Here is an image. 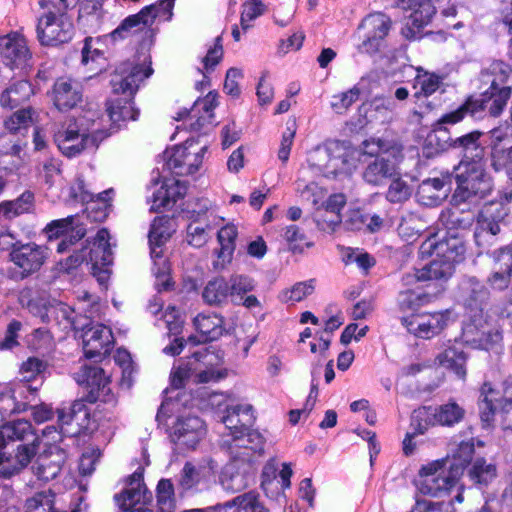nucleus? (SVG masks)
I'll return each instance as SVG.
<instances>
[{"instance_id":"f257e3e1","label":"nucleus","mask_w":512,"mask_h":512,"mask_svg":"<svg viewBox=\"0 0 512 512\" xmlns=\"http://www.w3.org/2000/svg\"><path fill=\"white\" fill-rule=\"evenodd\" d=\"M151 64V57L147 56L143 63L125 61L116 67L110 80L112 96L105 103L110 130L118 131L129 121L139 118L140 111L135 107L134 98L140 84L153 74Z\"/></svg>"},{"instance_id":"f03ea898","label":"nucleus","mask_w":512,"mask_h":512,"mask_svg":"<svg viewBox=\"0 0 512 512\" xmlns=\"http://www.w3.org/2000/svg\"><path fill=\"white\" fill-rule=\"evenodd\" d=\"M223 423L230 430V440L224 442L233 461L251 462L255 454L264 453L265 438L258 431L251 429L255 422L252 406L228 407Z\"/></svg>"},{"instance_id":"7ed1b4c3","label":"nucleus","mask_w":512,"mask_h":512,"mask_svg":"<svg viewBox=\"0 0 512 512\" xmlns=\"http://www.w3.org/2000/svg\"><path fill=\"white\" fill-rule=\"evenodd\" d=\"M77 382L84 388L85 394L80 398L87 403L97 404L94 416L99 421H110L118 404V398L111 388V379L101 367L84 365L77 373Z\"/></svg>"},{"instance_id":"20e7f679","label":"nucleus","mask_w":512,"mask_h":512,"mask_svg":"<svg viewBox=\"0 0 512 512\" xmlns=\"http://www.w3.org/2000/svg\"><path fill=\"white\" fill-rule=\"evenodd\" d=\"M479 95H469L455 110L450 111L448 121L464 120L466 117L482 119L485 115L499 117L512 95L511 86L481 85Z\"/></svg>"},{"instance_id":"39448f33","label":"nucleus","mask_w":512,"mask_h":512,"mask_svg":"<svg viewBox=\"0 0 512 512\" xmlns=\"http://www.w3.org/2000/svg\"><path fill=\"white\" fill-rule=\"evenodd\" d=\"M455 171L456 189L452 200L456 204L484 199L493 191V178L487 172L484 160L460 161Z\"/></svg>"},{"instance_id":"423d86ee","label":"nucleus","mask_w":512,"mask_h":512,"mask_svg":"<svg viewBox=\"0 0 512 512\" xmlns=\"http://www.w3.org/2000/svg\"><path fill=\"white\" fill-rule=\"evenodd\" d=\"M49 256L50 249L44 244L21 240L11 243L7 249V279L21 282L31 278L42 270Z\"/></svg>"},{"instance_id":"0eeeda50","label":"nucleus","mask_w":512,"mask_h":512,"mask_svg":"<svg viewBox=\"0 0 512 512\" xmlns=\"http://www.w3.org/2000/svg\"><path fill=\"white\" fill-rule=\"evenodd\" d=\"M39 5L49 11L43 14L36 25L37 39L43 46H58L69 42L74 33L71 21L63 14L70 6L69 0H39Z\"/></svg>"},{"instance_id":"6e6552de","label":"nucleus","mask_w":512,"mask_h":512,"mask_svg":"<svg viewBox=\"0 0 512 512\" xmlns=\"http://www.w3.org/2000/svg\"><path fill=\"white\" fill-rule=\"evenodd\" d=\"M450 227L445 236L438 240L435 235L428 237L420 246V253L430 257L435 255L443 257L449 262L459 264L466 258L467 245L462 234L457 230H464L471 226L472 219H460L454 214L450 216Z\"/></svg>"},{"instance_id":"1a4fd4ad","label":"nucleus","mask_w":512,"mask_h":512,"mask_svg":"<svg viewBox=\"0 0 512 512\" xmlns=\"http://www.w3.org/2000/svg\"><path fill=\"white\" fill-rule=\"evenodd\" d=\"M419 477V492L430 497L446 495L460 480V477L447 467L445 459L423 465L419 470Z\"/></svg>"},{"instance_id":"9d476101","label":"nucleus","mask_w":512,"mask_h":512,"mask_svg":"<svg viewBox=\"0 0 512 512\" xmlns=\"http://www.w3.org/2000/svg\"><path fill=\"white\" fill-rule=\"evenodd\" d=\"M392 19L383 12L366 15L358 29L364 31L359 50L369 55H376L387 49V37L392 29Z\"/></svg>"},{"instance_id":"9b49d317","label":"nucleus","mask_w":512,"mask_h":512,"mask_svg":"<svg viewBox=\"0 0 512 512\" xmlns=\"http://www.w3.org/2000/svg\"><path fill=\"white\" fill-rule=\"evenodd\" d=\"M31 58L27 41L20 32L11 31L0 36V60L10 70H18L20 76H26Z\"/></svg>"},{"instance_id":"f8f14e48","label":"nucleus","mask_w":512,"mask_h":512,"mask_svg":"<svg viewBox=\"0 0 512 512\" xmlns=\"http://www.w3.org/2000/svg\"><path fill=\"white\" fill-rule=\"evenodd\" d=\"M83 351L86 359L101 362L108 357L115 344L112 329L101 323L89 322L82 328Z\"/></svg>"},{"instance_id":"ddd939ff","label":"nucleus","mask_w":512,"mask_h":512,"mask_svg":"<svg viewBox=\"0 0 512 512\" xmlns=\"http://www.w3.org/2000/svg\"><path fill=\"white\" fill-rule=\"evenodd\" d=\"M450 311L415 312L401 318L402 325L409 333L423 339H430L438 335L449 320Z\"/></svg>"},{"instance_id":"4468645a","label":"nucleus","mask_w":512,"mask_h":512,"mask_svg":"<svg viewBox=\"0 0 512 512\" xmlns=\"http://www.w3.org/2000/svg\"><path fill=\"white\" fill-rule=\"evenodd\" d=\"M86 403L87 402L82 399H76L69 408L57 410L58 423L61 430L64 429V426L75 425L73 429L67 430L64 433H68L72 436L86 435L98 428L97 420L95 419L96 416L91 414ZM97 418L99 419V416H97Z\"/></svg>"},{"instance_id":"2eb2a0df","label":"nucleus","mask_w":512,"mask_h":512,"mask_svg":"<svg viewBox=\"0 0 512 512\" xmlns=\"http://www.w3.org/2000/svg\"><path fill=\"white\" fill-rule=\"evenodd\" d=\"M194 139H187L183 144L176 145L167 159V166L176 176H188L196 173L203 162L207 146L199 151H191Z\"/></svg>"},{"instance_id":"dca6fc26","label":"nucleus","mask_w":512,"mask_h":512,"mask_svg":"<svg viewBox=\"0 0 512 512\" xmlns=\"http://www.w3.org/2000/svg\"><path fill=\"white\" fill-rule=\"evenodd\" d=\"M53 106L61 113L69 112L83 101L82 85L71 78L59 77L48 93Z\"/></svg>"},{"instance_id":"f3484780","label":"nucleus","mask_w":512,"mask_h":512,"mask_svg":"<svg viewBox=\"0 0 512 512\" xmlns=\"http://www.w3.org/2000/svg\"><path fill=\"white\" fill-rule=\"evenodd\" d=\"M74 221L75 216L70 215L65 218L52 220L43 229L49 241L63 237L57 245L58 253H64L70 246L85 237L86 228L84 225H74Z\"/></svg>"},{"instance_id":"a211bd4d","label":"nucleus","mask_w":512,"mask_h":512,"mask_svg":"<svg viewBox=\"0 0 512 512\" xmlns=\"http://www.w3.org/2000/svg\"><path fill=\"white\" fill-rule=\"evenodd\" d=\"M206 433L205 423L198 416L179 417L170 433L171 441L186 449H195Z\"/></svg>"},{"instance_id":"6ab92c4d","label":"nucleus","mask_w":512,"mask_h":512,"mask_svg":"<svg viewBox=\"0 0 512 512\" xmlns=\"http://www.w3.org/2000/svg\"><path fill=\"white\" fill-rule=\"evenodd\" d=\"M512 193L505 194V200H491L485 202L477 215V225L481 231H486L492 236L500 233V224L505 222L510 209L508 204Z\"/></svg>"},{"instance_id":"aec40b11","label":"nucleus","mask_w":512,"mask_h":512,"mask_svg":"<svg viewBox=\"0 0 512 512\" xmlns=\"http://www.w3.org/2000/svg\"><path fill=\"white\" fill-rule=\"evenodd\" d=\"M467 294L464 298V308L468 316H489L492 309L491 293L488 287L476 277L466 280Z\"/></svg>"},{"instance_id":"412c9836","label":"nucleus","mask_w":512,"mask_h":512,"mask_svg":"<svg viewBox=\"0 0 512 512\" xmlns=\"http://www.w3.org/2000/svg\"><path fill=\"white\" fill-rule=\"evenodd\" d=\"M66 461V451L53 446L38 455L32 467L33 472L39 480L49 482L60 474Z\"/></svg>"},{"instance_id":"4be33fe9","label":"nucleus","mask_w":512,"mask_h":512,"mask_svg":"<svg viewBox=\"0 0 512 512\" xmlns=\"http://www.w3.org/2000/svg\"><path fill=\"white\" fill-rule=\"evenodd\" d=\"M448 115L449 112L443 114L432 124V129L424 140L423 152L426 157L430 158L450 151L451 135L445 125H455L463 120L448 121L446 119Z\"/></svg>"},{"instance_id":"5701e85b","label":"nucleus","mask_w":512,"mask_h":512,"mask_svg":"<svg viewBox=\"0 0 512 512\" xmlns=\"http://www.w3.org/2000/svg\"><path fill=\"white\" fill-rule=\"evenodd\" d=\"M87 262L91 263L93 274L97 271L107 273L113 263V252L110 245V233L107 228L97 231L92 246L87 252Z\"/></svg>"},{"instance_id":"b1692460","label":"nucleus","mask_w":512,"mask_h":512,"mask_svg":"<svg viewBox=\"0 0 512 512\" xmlns=\"http://www.w3.org/2000/svg\"><path fill=\"white\" fill-rule=\"evenodd\" d=\"M151 7H143L138 13L124 18L120 24L108 34L112 42L123 41L141 32L152 36V24L147 19Z\"/></svg>"},{"instance_id":"393cba45","label":"nucleus","mask_w":512,"mask_h":512,"mask_svg":"<svg viewBox=\"0 0 512 512\" xmlns=\"http://www.w3.org/2000/svg\"><path fill=\"white\" fill-rule=\"evenodd\" d=\"M484 133L480 130H473L458 137L450 139V150L456 151L461 156L460 161L466 162L484 160V148L480 143V138Z\"/></svg>"},{"instance_id":"a878e982","label":"nucleus","mask_w":512,"mask_h":512,"mask_svg":"<svg viewBox=\"0 0 512 512\" xmlns=\"http://www.w3.org/2000/svg\"><path fill=\"white\" fill-rule=\"evenodd\" d=\"M424 411L432 412V419L439 427L453 428L466 418V410L455 399L438 406H424Z\"/></svg>"},{"instance_id":"bb28decb","label":"nucleus","mask_w":512,"mask_h":512,"mask_svg":"<svg viewBox=\"0 0 512 512\" xmlns=\"http://www.w3.org/2000/svg\"><path fill=\"white\" fill-rule=\"evenodd\" d=\"M436 360L441 367L455 374L458 379H466L468 354L460 346L448 345L437 355Z\"/></svg>"},{"instance_id":"cd10ccee","label":"nucleus","mask_w":512,"mask_h":512,"mask_svg":"<svg viewBox=\"0 0 512 512\" xmlns=\"http://www.w3.org/2000/svg\"><path fill=\"white\" fill-rule=\"evenodd\" d=\"M34 94L31 82L27 79H20L2 91L0 104L3 108L13 110L26 103Z\"/></svg>"},{"instance_id":"c85d7f7f","label":"nucleus","mask_w":512,"mask_h":512,"mask_svg":"<svg viewBox=\"0 0 512 512\" xmlns=\"http://www.w3.org/2000/svg\"><path fill=\"white\" fill-rule=\"evenodd\" d=\"M83 140V131L71 127L58 131L54 136L59 151L67 158L77 157L87 149Z\"/></svg>"},{"instance_id":"c756f323","label":"nucleus","mask_w":512,"mask_h":512,"mask_svg":"<svg viewBox=\"0 0 512 512\" xmlns=\"http://www.w3.org/2000/svg\"><path fill=\"white\" fill-rule=\"evenodd\" d=\"M39 436L27 420H17L0 426V443L7 447L9 443L36 441Z\"/></svg>"},{"instance_id":"7c9ffc66","label":"nucleus","mask_w":512,"mask_h":512,"mask_svg":"<svg viewBox=\"0 0 512 512\" xmlns=\"http://www.w3.org/2000/svg\"><path fill=\"white\" fill-rule=\"evenodd\" d=\"M456 264L443 257H437L421 269H415L414 278L418 282L449 280L455 272Z\"/></svg>"},{"instance_id":"2f4dec72","label":"nucleus","mask_w":512,"mask_h":512,"mask_svg":"<svg viewBox=\"0 0 512 512\" xmlns=\"http://www.w3.org/2000/svg\"><path fill=\"white\" fill-rule=\"evenodd\" d=\"M213 512H269V510L261 503L257 492L249 491L224 504H218L213 508Z\"/></svg>"},{"instance_id":"473e14b6","label":"nucleus","mask_w":512,"mask_h":512,"mask_svg":"<svg viewBox=\"0 0 512 512\" xmlns=\"http://www.w3.org/2000/svg\"><path fill=\"white\" fill-rule=\"evenodd\" d=\"M451 184V175L443 178H428L423 180L416 191L418 202L425 206H438L442 201V190L445 185Z\"/></svg>"},{"instance_id":"72a5a7b5","label":"nucleus","mask_w":512,"mask_h":512,"mask_svg":"<svg viewBox=\"0 0 512 512\" xmlns=\"http://www.w3.org/2000/svg\"><path fill=\"white\" fill-rule=\"evenodd\" d=\"M224 317L218 314H198L194 318V326L197 332L203 335L204 342L218 340L224 333Z\"/></svg>"},{"instance_id":"f704fd0d","label":"nucleus","mask_w":512,"mask_h":512,"mask_svg":"<svg viewBox=\"0 0 512 512\" xmlns=\"http://www.w3.org/2000/svg\"><path fill=\"white\" fill-rule=\"evenodd\" d=\"M468 478L478 489H485L497 477V466L487 463L484 457L476 458L468 469Z\"/></svg>"},{"instance_id":"c9c22d12","label":"nucleus","mask_w":512,"mask_h":512,"mask_svg":"<svg viewBox=\"0 0 512 512\" xmlns=\"http://www.w3.org/2000/svg\"><path fill=\"white\" fill-rule=\"evenodd\" d=\"M475 453V445L473 439L461 441L454 449L452 456L444 458L447 461V467L451 469L460 478L465 468L472 464Z\"/></svg>"},{"instance_id":"e433bc0d","label":"nucleus","mask_w":512,"mask_h":512,"mask_svg":"<svg viewBox=\"0 0 512 512\" xmlns=\"http://www.w3.org/2000/svg\"><path fill=\"white\" fill-rule=\"evenodd\" d=\"M172 221V217L168 215L156 216L153 219L148 233L152 253L155 252L156 248L162 247L171 238L175 231L172 227Z\"/></svg>"},{"instance_id":"4c0bfd02","label":"nucleus","mask_w":512,"mask_h":512,"mask_svg":"<svg viewBox=\"0 0 512 512\" xmlns=\"http://www.w3.org/2000/svg\"><path fill=\"white\" fill-rule=\"evenodd\" d=\"M395 173V165L384 157L375 158L363 171V179L366 183L379 186Z\"/></svg>"},{"instance_id":"58836bf2","label":"nucleus","mask_w":512,"mask_h":512,"mask_svg":"<svg viewBox=\"0 0 512 512\" xmlns=\"http://www.w3.org/2000/svg\"><path fill=\"white\" fill-rule=\"evenodd\" d=\"M496 391L490 382H484L480 388V396L477 403L482 428H491L495 421L497 408L491 398Z\"/></svg>"},{"instance_id":"ea45409f","label":"nucleus","mask_w":512,"mask_h":512,"mask_svg":"<svg viewBox=\"0 0 512 512\" xmlns=\"http://www.w3.org/2000/svg\"><path fill=\"white\" fill-rule=\"evenodd\" d=\"M512 68L503 60H493L486 68L481 70V85L509 86L508 79Z\"/></svg>"},{"instance_id":"a19ab883","label":"nucleus","mask_w":512,"mask_h":512,"mask_svg":"<svg viewBox=\"0 0 512 512\" xmlns=\"http://www.w3.org/2000/svg\"><path fill=\"white\" fill-rule=\"evenodd\" d=\"M78 190L80 191V194L73 191L71 192V196L75 200L88 203V206L86 207L87 217L93 222L100 223L105 221L111 211V209L108 208V205L104 204V202L94 200V195L84 190L83 181L79 182Z\"/></svg>"},{"instance_id":"79ce46f5","label":"nucleus","mask_w":512,"mask_h":512,"mask_svg":"<svg viewBox=\"0 0 512 512\" xmlns=\"http://www.w3.org/2000/svg\"><path fill=\"white\" fill-rule=\"evenodd\" d=\"M187 193L186 182L180 180H174L171 185H162L153 195L155 205L159 208H166L170 205L176 204V202Z\"/></svg>"},{"instance_id":"37998d69","label":"nucleus","mask_w":512,"mask_h":512,"mask_svg":"<svg viewBox=\"0 0 512 512\" xmlns=\"http://www.w3.org/2000/svg\"><path fill=\"white\" fill-rule=\"evenodd\" d=\"M237 236V227L233 224H227L218 231L217 240L220 244V248L216 253L222 266L231 261L236 248Z\"/></svg>"},{"instance_id":"c03bdc74","label":"nucleus","mask_w":512,"mask_h":512,"mask_svg":"<svg viewBox=\"0 0 512 512\" xmlns=\"http://www.w3.org/2000/svg\"><path fill=\"white\" fill-rule=\"evenodd\" d=\"M229 297L228 282L223 277L208 281L202 291L204 302L210 306H222L228 302Z\"/></svg>"},{"instance_id":"a18cd8bd","label":"nucleus","mask_w":512,"mask_h":512,"mask_svg":"<svg viewBox=\"0 0 512 512\" xmlns=\"http://www.w3.org/2000/svg\"><path fill=\"white\" fill-rule=\"evenodd\" d=\"M489 321V316H468V321L462 328V337L465 342L476 349L483 344V332Z\"/></svg>"},{"instance_id":"49530a36","label":"nucleus","mask_w":512,"mask_h":512,"mask_svg":"<svg viewBox=\"0 0 512 512\" xmlns=\"http://www.w3.org/2000/svg\"><path fill=\"white\" fill-rule=\"evenodd\" d=\"M3 202L7 220H12L23 214L33 213L35 210V194L31 190H25L14 200Z\"/></svg>"},{"instance_id":"de8ad7c7","label":"nucleus","mask_w":512,"mask_h":512,"mask_svg":"<svg viewBox=\"0 0 512 512\" xmlns=\"http://www.w3.org/2000/svg\"><path fill=\"white\" fill-rule=\"evenodd\" d=\"M92 41L93 38L90 36L84 39L81 51V64L88 66L89 71L94 74H98L105 69L106 58L103 51L92 49Z\"/></svg>"},{"instance_id":"09e8293b","label":"nucleus","mask_w":512,"mask_h":512,"mask_svg":"<svg viewBox=\"0 0 512 512\" xmlns=\"http://www.w3.org/2000/svg\"><path fill=\"white\" fill-rule=\"evenodd\" d=\"M156 502L158 512H175V489L170 479L162 478L156 486Z\"/></svg>"},{"instance_id":"8fccbe9b","label":"nucleus","mask_w":512,"mask_h":512,"mask_svg":"<svg viewBox=\"0 0 512 512\" xmlns=\"http://www.w3.org/2000/svg\"><path fill=\"white\" fill-rule=\"evenodd\" d=\"M491 167L495 172H505L512 182V146L503 148L499 144L491 146L490 152Z\"/></svg>"},{"instance_id":"3c124183","label":"nucleus","mask_w":512,"mask_h":512,"mask_svg":"<svg viewBox=\"0 0 512 512\" xmlns=\"http://www.w3.org/2000/svg\"><path fill=\"white\" fill-rule=\"evenodd\" d=\"M114 501L122 512H148L149 510L140 505V489L126 488L114 495Z\"/></svg>"},{"instance_id":"603ef678","label":"nucleus","mask_w":512,"mask_h":512,"mask_svg":"<svg viewBox=\"0 0 512 512\" xmlns=\"http://www.w3.org/2000/svg\"><path fill=\"white\" fill-rule=\"evenodd\" d=\"M14 398L18 402V413L26 412L31 409L37 401L38 388L31 384L21 381L11 390Z\"/></svg>"},{"instance_id":"864d4df0","label":"nucleus","mask_w":512,"mask_h":512,"mask_svg":"<svg viewBox=\"0 0 512 512\" xmlns=\"http://www.w3.org/2000/svg\"><path fill=\"white\" fill-rule=\"evenodd\" d=\"M360 95L361 89L354 85L347 91L334 94L331 98L330 107L337 114H345L359 100Z\"/></svg>"},{"instance_id":"5fc2aeb1","label":"nucleus","mask_w":512,"mask_h":512,"mask_svg":"<svg viewBox=\"0 0 512 512\" xmlns=\"http://www.w3.org/2000/svg\"><path fill=\"white\" fill-rule=\"evenodd\" d=\"M433 295L428 293L416 294L411 290L401 292L398 306L400 311H415L419 312V309L432 302Z\"/></svg>"},{"instance_id":"6e6d98bb","label":"nucleus","mask_w":512,"mask_h":512,"mask_svg":"<svg viewBox=\"0 0 512 512\" xmlns=\"http://www.w3.org/2000/svg\"><path fill=\"white\" fill-rule=\"evenodd\" d=\"M33 113L34 110L30 106L17 110L4 121L5 129L12 134L27 129L32 122Z\"/></svg>"},{"instance_id":"4d7b16f0","label":"nucleus","mask_w":512,"mask_h":512,"mask_svg":"<svg viewBox=\"0 0 512 512\" xmlns=\"http://www.w3.org/2000/svg\"><path fill=\"white\" fill-rule=\"evenodd\" d=\"M441 78L435 73L425 72L423 75L415 77L414 88L419 85V90L413 94V97L420 99L422 97H429L434 94L440 87Z\"/></svg>"},{"instance_id":"13d9d810","label":"nucleus","mask_w":512,"mask_h":512,"mask_svg":"<svg viewBox=\"0 0 512 512\" xmlns=\"http://www.w3.org/2000/svg\"><path fill=\"white\" fill-rule=\"evenodd\" d=\"M284 238L293 253H302L305 248L313 245L308 241L305 233L297 225H289L285 228Z\"/></svg>"},{"instance_id":"bf43d9fd","label":"nucleus","mask_w":512,"mask_h":512,"mask_svg":"<svg viewBox=\"0 0 512 512\" xmlns=\"http://www.w3.org/2000/svg\"><path fill=\"white\" fill-rule=\"evenodd\" d=\"M227 282L232 302L251 292L255 287L253 279L246 275H232Z\"/></svg>"},{"instance_id":"052dcab7","label":"nucleus","mask_w":512,"mask_h":512,"mask_svg":"<svg viewBox=\"0 0 512 512\" xmlns=\"http://www.w3.org/2000/svg\"><path fill=\"white\" fill-rule=\"evenodd\" d=\"M412 189L406 181L397 177L392 180L386 192V199L390 203H403L410 198Z\"/></svg>"},{"instance_id":"680f3d73","label":"nucleus","mask_w":512,"mask_h":512,"mask_svg":"<svg viewBox=\"0 0 512 512\" xmlns=\"http://www.w3.org/2000/svg\"><path fill=\"white\" fill-rule=\"evenodd\" d=\"M40 445V438H37L36 441H26L25 443H20L15 450V459L17 468H19V472L28 466L31 462L32 458L36 455L37 450Z\"/></svg>"},{"instance_id":"e2e57ef3","label":"nucleus","mask_w":512,"mask_h":512,"mask_svg":"<svg viewBox=\"0 0 512 512\" xmlns=\"http://www.w3.org/2000/svg\"><path fill=\"white\" fill-rule=\"evenodd\" d=\"M87 261V248L74 251L67 258L59 261V271L67 275H75L81 265Z\"/></svg>"},{"instance_id":"0e129e2a","label":"nucleus","mask_w":512,"mask_h":512,"mask_svg":"<svg viewBox=\"0 0 512 512\" xmlns=\"http://www.w3.org/2000/svg\"><path fill=\"white\" fill-rule=\"evenodd\" d=\"M296 130V121L294 119L288 120L286 123V129L282 134L281 143L278 150V158L284 164L289 160L291 148L296 135Z\"/></svg>"},{"instance_id":"69168bd1","label":"nucleus","mask_w":512,"mask_h":512,"mask_svg":"<svg viewBox=\"0 0 512 512\" xmlns=\"http://www.w3.org/2000/svg\"><path fill=\"white\" fill-rule=\"evenodd\" d=\"M483 334L480 350L492 351L502 347L503 331L499 326L488 322Z\"/></svg>"},{"instance_id":"338daca9","label":"nucleus","mask_w":512,"mask_h":512,"mask_svg":"<svg viewBox=\"0 0 512 512\" xmlns=\"http://www.w3.org/2000/svg\"><path fill=\"white\" fill-rule=\"evenodd\" d=\"M176 0H158L157 2L147 5L151 7V10L147 14V19L151 21L153 25L156 18H163L165 21H171L173 17V9Z\"/></svg>"},{"instance_id":"774afa93","label":"nucleus","mask_w":512,"mask_h":512,"mask_svg":"<svg viewBox=\"0 0 512 512\" xmlns=\"http://www.w3.org/2000/svg\"><path fill=\"white\" fill-rule=\"evenodd\" d=\"M47 368L46 362L37 358L29 357L21 364L20 372L23 375V382L29 383L41 375Z\"/></svg>"}]
</instances>
